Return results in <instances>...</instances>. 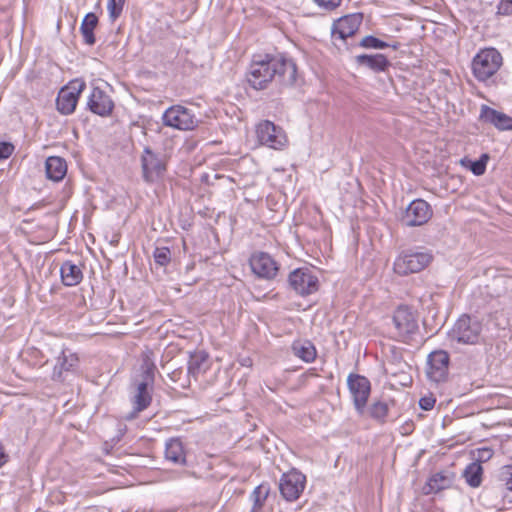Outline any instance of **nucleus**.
Here are the masks:
<instances>
[{
	"label": "nucleus",
	"instance_id": "5701e85b",
	"mask_svg": "<svg viewBox=\"0 0 512 512\" xmlns=\"http://www.w3.org/2000/svg\"><path fill=\"white\" fill-rule=\"evenodd\" d=\"M355 60L358 65L365 66L374 72H384L390 66L387 57L380 53L357 55Z\"/></svg>",
	"mask_w": 512,
	"mask_h": 512
},
{
	"label": "nucleus",
	"instance_id": "79ce46f5",
	"mask_svg": "<svg viewBox=\"0 0 512 512\" xmlns=\"http://www.w3.org/2000/svg\"><path fill=\"white\" fill-rule=\"evenodd\" d=\"M435 403H436V399L433 396H425V397L420 398V400H419L420 408L425 411H429V410L433 409Z\"/></svg>",
	"mask_w": 512,
	"mask_h": 512
},
{
	"label": "nucleus",
	"instance_id": "c9c22d12",
	"mask_svg": "<svg viewBox=\"0 0 512 512\" xmlns=\"http://www.w3.org/2000/svg\"><path fill=\"white\" fill-rule=\"evenodd\" d=\"M360 46L367 49H385L389 47V44L372 35H368L361 40Z\"/></svg>",
	"mask_w": 512,
	"mask_h": 512
},
{
	"label": "nucleus",
	"instance_id": "f257e3e1",
	"mask_svg": "<svg viewBox=\"0 0 512 512\" xmlns=\"http://www.w3.org/2000/svg\"><path fill=\"white\" fill-rule=\"evenodd\" d=\"M246 77L250 86L257 90L265 89L275 77L281 84L291 86L296 82L297 67L282 55H254Z\"/></svg>",
	"mask_w": 512,
	"mask_h": 512
},
{
	"label": "nucleus",
	"instance_id": "4c0bfd02",
	"mask_svg": "<svg viewBox=\"0 0 512 512\" xmlns=\"http://www.w3.org/2000/svg\"><path fill=\"white\" fill-rule=\"evenodd\" d=\"M488 160V154H482L478 160L470 162L469 168L471 172L476 176L483 175L486 171V165Z\"/></svg>",
	"mask_w": 512,
	"mask_h": 512
},
{
	"label": "nucleus",
	"instance_id": "f3484780",
	"mask_svg": "<svg viewBox=\"0 0 512 512\" xmlns=\"http://www.w3.org/2000/svg\"><path fill=\"white\" fill-rule=\"evenodd\" d=\"M479 121L501 132L512 131V117L485 104L480 107Z\"/></svg>",
	"mask_w": 512,
	"mask_h": 512
},
{
	"label": "nucleus",
	"instance_id": "a878e982",
	"mask_svg": "<svg viewBox=\"0 0 512 512\" xmlns=\"http://www.w3.org/2000/svg\"><path fill=\"white\" fill-rule=\"evenodd\" d=\"M60 274L63 284L69 287L79 284L83 278L81 268L69 260L62 263Z\"/></svg>",
	"mask_w": 512,
	"mask_h": 512
},
{
	"label": "nucleus",
	"instance_id": "cd10ccee",
	"mask_svg": "<svg viewBox=\"0 0 512 512\" xmlns=\"http://www.w3.org/2000/svg\"><path fill=\"white\" fill-rule=\"evenodd\" d=\"M156 365L154 353L146 349L141 354V379L140 381L154 384Z\"/></svg>",
	"mask_w": 512,
	"mask_h": 512
},
{
	"label": "nucleus",
	"instance_id": "c85d7f7f",
	"mask_svg": "<svg viewBox=\"0 0 512 512\" xmlns=\"http://www.w3.org/2000/svg\"><path fill=\"white\" fill-rule=\"evenodd\" d=\"M98 25V17L90 12L85 15L80 26V32L83 36V40L87 45H94L96 42L94 36V29Z\"/></svg>",
	"mask_w": 512,
	"mask_h": 512
},
{
	"label": "nucleus",
	"instance_id": "bb28decb",
	"mask_svg": "<svg viewBox=\"0 0 512 512\" xmlns=\"http://www.w3.org/2000/svg\"><path fill=\"white\" fill-rule=\"evenodd\" d=\"M465 483L473 489L479 488L483 483L484 469L478 463H469L461 474Z\"/></svg>",
	"mask_w": 512,
	"mask_h": 512
},
{
	"label": "nucleus",
	"instance_id": "0eeeda50",
	"mask_svg": "<svg viewBox=\"0 0 512 512\" xmlns=\"http://www.w3.org/2000/svg\"><path fill=\"white\" fill-rule=\"evenodd\" d=\"M163 123L165 126L178 130H192L198 120L188 108L181 105H174L168 108L163 114Z\"/></svg>",
	"mask_w": 512,
	"mask_h": 512
},
{
	"label": "nucleus",
	"instance_id": "6ab92c4d",
	"mask_svg": "<svg viewBox=\"0 0 512 512\" xmlns=\"http://www.w3.org/2000/svg\"><path fill=\"white\" fill-rule=\"evenodd\" d=\"M78 365L79 358L77 354L70 349L62 348L53 368L52 379L54 381H64V373L75 371Z\"/></svg>",
	"mask_w": 512,
	"mask_h": 512
},
{
	"label": "nucleus",
	"instance_id": "72a5a7b5",
	"mask_svg": "<svg viewBox=\"0 0 512 512\" xmlns=\"http://www.w3.org/2000/svg\"><path fill=\"white\" fill-rule=\"evenodd\" d=\"M499 480L504 485L508 493H512V464L504 465L499 470ZM512 502V495L509 500Z\"/></svg>",
	"mask_w": 512,
	"mask_h": 512
},
{
	"label": "nucleus",
	"instance_id": "f8f14e48",
	"mask_svg": "<svg viewBox=\"0 0 512 512\" xmlns=\"http://www.w3.org/2000/svg\"><path fill=\"white\" fill-rule=\"evenodd\" d=\"M290 287L299 295H310L318 290V278L307 268H298L289 274Z\"/></svg>",
	"mask_w": 512,
	"mask_h": 512
},
{
	"label": "nucleus",
	"instance_id": "1a4fd4ad",
	"mask_svg": "<svg viewBox=\"0 0 512 512\" xmlns=\"http://www.w3.org/2000/svg\"><path fill=\"white\" fill-rule=\"evenodd\" d=\"M305 484V475L293 469L281 476L279 481L280 494L286 501H295L304 491Z\"/></svg>",
	"mask_w": 512,
	"mask_h": 512
},
{
	"label": "nucleus",
	"instance_id": "2f4dec72",
	"mask_svg": "<svg viewBox=\"0 0 512 512\" xmlns=\"http://www.w3.org/2000/svg\"><path fill=\"white\" fill-rule=\"evenodd\" d=\"M388 412V404L382 401L374 402L369 408V414L371 418L380 423H385Z\"/></svg>",
	"mask_w": 512,
	"mask_h": 512
},
{
	"label": "nucleus",
	"instance_id": "e433bc0d",
	"mask_svg": "<svg viewBox=\"0 0 512 512\" xmlns=\"http://www.w3.org/2000/svg\"><path fill=\"white\" fill-rule=\"evenodd\" d=\"M125 0H107V9L109 17L115 21L123 11Z\"/></svg>",
	"mask_w": 512,
	"mask_h": 512
},
{
	"label": "nucleus",
	"instance_id": "393cba45",
	"mask_svg": "<svg viewBox=\"0 0 512 512\" xmlns=\"http://www.w3.org/2000/svg\"><path fill=\"white\" fill-rule=\"evenodd\" d=\"M45 170L48 179L58 182L62 180L67 173L66 161L59 156H50L46 159Z\"/></svg>",
	"mask_w": 512,
	"mask_h": 512
},
{
	"label": "nucleus",
	"instance_id": "dca6fc26",
	"mask_svg": "<svg viewBox=\"0 0 512 512\" xmlns=\"http://www.w3.org/2000/svg\"><path fill=\"white\" fill-rule=\"evenodd\" d=\"M249 263L253 273L264 279H273L279 269L276 261L266 252L254 253Z\"/></svg>",
	"mask_w": 512,
	"mask_h": 512
},
{
	"label": "nucleus",
	"instance_id": "a19ab883",
	"mask_svg": "<svg viewBox=\"0 0 512 512\" xmlns=\"http://www.w3.org/2000/svg\"><path fill=\"white\" fill-rule=\"evenodd\" d=\"M497 14L508 16L512 14V0H501L497 7Z\"/></svg>",
	"mask_w": 512,
	"mask_h": 512
},
{
	"label": "nucleus",
	"instance_id": "7c9ffc66",
	"mask_svg": "<svg viewBox=\"0 0 512 512\" xmlns=\"http://www.w3.org/2000/svg\"><path fill=\"white\" fill-rule=\"evenodd\" d=\"M270 486L268 483H261L251 493L253 501L251 512H263L264 504L269 496Z\"/></svg>",
	"mask_w": 512,
	"mask_h": 512
},
{
	"label": "nucleus",
	"instance_id": "c756f323",
	"mask_svg": "<svg viewBox=\"0 0 512 512\" xmlns=\"http://www.w3.org/2000/svg\"><path fill=\"white\" fill-rule=\"evenodd\" d=\"M292 351L295 356L307 363L313 362L317 356L315 346L308 340L295 341L292 344Z\"/></svg>",
	"mask_w": 512,
	"mask_h": 512
},
{
	"label": "nucleus",
	"instance_id": "ddd939ff",
	"mask_svg": "<svg viewBox=\"0 0 512 512\" xmlns=\"http://www.w3.org/2000/svg\"><path fill=\"white\" fill-rule=\"evenodd\" d=\"M432 214V208L425 200L416 199L406 208L402 223L407 227L421 226L429 221Z\"/></svg>",
	"mask_w": 512,
	"mask_h": 512
},
{
	"label": "nucleus",
	"instance_id": "4468645a",
	"mask_svg": "<svg viewBox=\"0 0 512 512\" xmlns=\"http://www.w3.org/2000/svg\"><path fill=\"white\" fill-rule=\"evenodd\" d=\"M449 354L444 350H436L428 356V378L436 383L443 382L447 379L449 373Z\"/></svg>",
	"mask_w": 512,
	"mask_h": 512
},
{
	"label": "nucleus",
	"instance_id": "f704fd0d",
	"mask_svg": "<svg viewBox=\"0 0 512 512\" xmlns=\"http://www.w3.org/2000/svg\"><path fill=\"white\" fill-rule=\"evenodd\" d=\"M153 257L157 265L165 267L171 261V251L168 247H156Z\"/></svg>",
	"mask_w": 512,
	"mask_h": 512
},
{
	"label": "nucleus",
	"instance_id": "423d86ee",
	"mask_svg": "<svg viewBox=\"0 0 512 512\" xmlns=\"http://www.w3.org/2000/svg\"><path fill=\"white\" fill-rule=\"evenodd\" d=\"M153 385L154 384L143 382L140 380H135L132 383V395L130 398V402L132 404V411L125 416L126 420L130 421L136 419L142 411L146 410L151 405V391L153 389Z\"/></svg>",
	"mask_w": 512,
	"mask_h": 512
},
{
	"label": "nucleus",
	"instance_id": "58836bf2",
	"mask_svg": "<svg viewBox=\"0 0 512 512\" xmlns=\"http://www.w3.org/2000/svg\"><path fill=\"white\" fill-rule=\"evenodd\" d=\"M14 150L15 146L11 142H0V160L8 159Z\"/></svg>",
	"mask_w": 512,
	"mask_h": 512
},
{
	"label": "nucleus",
	"instance_id": "f03ea898",
	"mask_svg": "<svg viewBox=\"0 0 512 512\" xmlns=\"http://www.w3.org/2000/svg\"><path fill=\"white\" fill-rule=\"evenodd\" d=\"M503 63L502 55L495 48L480 50L472 60V72L474 77L485 82L494 76Z\"/></svg>",
	"mask_w": 512,
	"mask_h": 512
},
{
	"label": "nucleus",
	"instance_id": "9b49d317",
	"mask_svg": "<svg viewBox=\"0 0 512 512\" xmlns=\"http://www.w3.org/2000/svg\"><path fill=\"white\" fill-rule=\"evenodd\" d=\"M396 329V337L401 341H407L418 329V323L414 313L407 306H399L392 317Z\"/></svg>",
	"mask_w": 512,
	"mask_h": 512
},
{
	"label": "nucleus",
	"instance_id": "2eb2a0df",
	"mask_svg": "<svg viewBox=\"0 0 512 512\" xmlns=\"http://www.w3.org/2000/svg\"><path fill=\"white\" fill-rule=\"evenodd\" d=\"M143 178L146 182L152 183L163 176L166 171L162 158L154 153L149 147H145L141 157Z\"/></svg>",
	"mask_w": 512,
	"mask_h": 512
},
{
	"label": "nucleus",
	"instance_id": "9d476101",
	"mask_svg": "<svg viewBox=\"0 0 512 512\" xmlns=\"http://www.w3.org/2000/svg\"><path fill=\"white\" fill-rule=\"evenodd\" d=\"M85 88L83 81L74 80L63 87L57 96V110L63 115H69L75 111L80 94Z\"/></svg>",
	"mask_w": 512,
	"mask_h": 512
},
{
	"label": "nucleus",
	"instance_id": "473e14b6",
	"mask_svg": "<svg viewBox=\"0 0 512 512\" xmlns=\"http://www.w3.org/2000/svg\"><path fill=\"white\" fill-rule=\"evenodd\" d=\"M494 455V451L490 447H481L470 451V457L473 463L482 465L488 462Z\"/></svg>",
	"mask_w": 512,
	"mask_h": 512
},
{
	"label": "nucleus",
	"instance_id": "412c9836",
	"mask_svg": "<svg viewBox=\"0 0 512 512\" xmlns=\"http://www.w3.org/2000/svg\"><path fill=\"white\" fill-rule=\"evenodd\" d=\"M454 474L452 472L440 471L429 477L423 487L424 494L438 493L452 486Z\"/></svg>",
	"mask_w": 512,
	"mask_h": 512
},
{
	"label": "nucleus",
	"instance_id": "ea45409f",
	"mask_svg": "<svg viewBox=\"0 0 512 512\" xmlns=\"http://www.w3.org/2000/svg\"><path fill=\"white\" fill-rule=\"evenodd\" d=\"M342 0H314V2L326 11L335 10L340 6Z\"/></svg>",
	"mask_w": 512,
	"mask_h": 512
},
{
	"label": "nucleus",
	"instance_id": "b1692460",
	"mask_svg": "<svg viewBox=\"0 0 512 512\" xmlns=\"http://www.w3.org/2000/svg\"><path fill=\"white\" fill-rule=\"evenodd\" d=\"M210 367L208 354L204 351H197L190 355L188 361V375L193 377L195 380L202 374H204Z\"/></svg>",
	"mask_w": 512,
	"mask_h": 512
},
{
	"label": "nucleus",
	"instance_id": "aec40b11",
	"mask_svg": "<svg viewBox=\"0 0 512 512\" xmlns=\"http://www.w3.org/2000/svg\"><path fill=\"white\" fill-rule=\"evenodd\" d=\"M87 106L91 112L99 116H109L114 108V103L105 91L94 87L89 96Z\"/></svg>",
	"mask_w": 512,
	"mask_h": 512
},
{
	"label": "nucleus",
	"instance_id": "a211bd4d",
	"mask_svg": "<svg viewBox=\"0 0 512 512\" xmlns=\"http://www.w3.org/2000/svg\"><path fill=\"white\" fill-rule=\"evenodd\" d=\"M363 21L362 13H353L345 15L333 23L332 34L338 35L340 39L345 40L353 36L359 29Z\"/></svg>",
	"mask_w": 512,
	"mask_h": 512
},
{
	"label": "nucleus",
	"instance_id": "37998d69",
	"mask_svg": "<svg viewBox=\"0 0 512 512\" xmlns=\"http://www.w3.org/2000/svg\"><path fill=\"white\" fill-rule=\"evenodd\" d=\"M9 460V455L5 452L4 448L0 445V468L4 466Z\"/></svg>",
	"mask_w": 512,
	"mask_h": 512
},
{
	"label": "nucleus",
	"instance_id": "6e6552de",
	"mask_svg": "<svg viewBox=\"0 0 512 512\" xmlns=\"http://www.w3.org/2000/svg\"><path fill=\"white\" fill-rule=\"evenodd\" d=\"M258 141L269 148L281 149L287 143L284 130L269 120L260 122L256 127Z\"/></svg>",
	"mask_w": 512,
	"mask_h": 512
},
{
	"label": "nucleus",
	"instance_id": "4be33fe9",
	"mask_svg": "<svg viewBox=\"0 0 512 512\" xmlns=\"http://www.w3.org/2000/svg\"><path fill=\"white\" fill-rule=\"evenodd\" d=\"M165 459L175 465H186V452L180 438H170L166 441Z\"/></svg>",
	"mask_w": 512,
	"mask_h": 512
},
{
	"label": "nucleus",
	"instance_id": "39448f33",
	"mask_svg": "<svg viewBox=\"0 0 512 512\" xmlns=\"http://www.w3.org/2000/svg\"><path fill=\"white\" fill-rule=\"evenodd\" d=\"M347 385L357 413L363 415L371 392L369 379L360 374L350 373L347 377Z\"/></svg>",
	"mask_w": 512,
	"mask_h": 512
},
{
	"label": "nucleus",
	"instance_id": "20e7f679",
	"mask_svg": "<svg viewBox=\"0 0 512 512\" xmlns=\"http://www.w3.org/2000/svg\"><path fill=\"white\" fill-rule=\"evenodd\" d=\"M482 325L468 315H462L449 332V339L459 344L475 345L481 337Z\"/></svg>",
	"mask_w": 512,
	"mask_h": 512
},
{
	"label": "nucleus",
	"instance_id": "7ed1b4c3",
	"mask_svg": "<svg viewBox=\"0 0 512 512\" xmlns=\"http://www.w3.org/2000/svg\"><path fill=\"white\" fill-rule=\"evenodd\" d=\"M433 256L427 251H404L394 261L393 270L396 274L406 276L425 269Z\"/></svg>",
	"mask_w": 512,
	"mask_h": 512
}]
</instances>
